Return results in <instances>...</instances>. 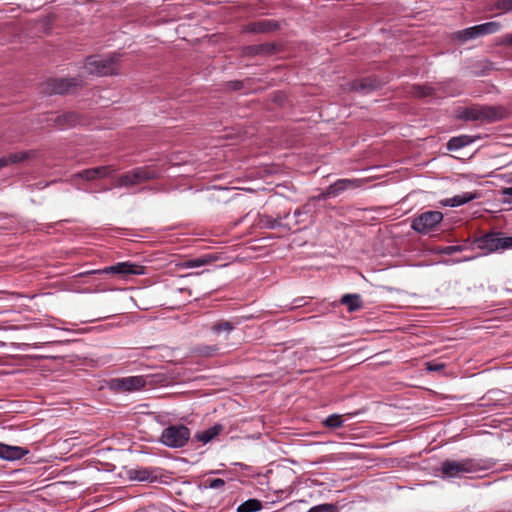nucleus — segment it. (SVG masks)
Wrapping results in <instances>:
<instances>
[{"label": "nucleus", "mask_w": 512, "mask_h": 512, "mask_svg": "<svg viewBox=\"0 0 512 512\" xmlns=\"http://www.w3.org/2000/svg\"><path fill=\"white\" fill-rule=\"evenodd\" d=\"M503 115L501 108L486 105H473L464 108L458 117L466 121H488L492 122L499 119Z\"/></svg>", "instance_id": "20e7f679"}, {"label": "nucleus", "mask_w": 512, "mask_h": 512, "mask_svg": "<svg viewBox=\"0 0 512 512\" xmlns=\"http://www.w3.org/2000/svg\"><path fill=\"white\" fill-rule=\"evenodd\" d=\"M156 172L149 167H138L117 177L115 187H133L157 178Z\"/></svg>", "instance_id": "39448f33"}, {"label": "nucleus", "mask_w": 512, "mask_h": 512, "mask_svg": "<svg viewBox=\"0 0 512 512\" xmlns=\"http://www.w3.org/2000/svg\"><path fill=\"white\" fill-rule=\"evenodd\" d=\"M29 451L20 446H11L0 443V458L8 461L19 460L27 455Z\"/></svg>", "instance_id": "4468645a"}, {"label": "nucleus", "mask_w": 512, "mask_h": 512, "mask_svg": "<svg viewBox=\"0 0 512 512\" xmlns=\"http://www.w3.org/2000/svg\"><path fill=\"white\" fill-rule=\"evenodd\" d=\"M340 302L347 306L349 312H354L362 308V300L359 294H345L342 296Z\"/></svg>", "instance_id": "aec40b11"}, {"label": "nucleus", "mask_w": 512, "mask_h": 512, "mask_svg": "<svg viewBox=\"0 0 512 512\" xmlns=\"http://www.w3.org/2000/svg\"><path fill=\"white\" fill-rule=\"evenodd\" d=\"M224 427L222 424H215L212 427L199 432L196 434V439L204 444L213 440L217 435H219L223 431Z\"/></svg>", "instance_id": "a211bd4d"}, {"label": "nucleus", "mask_w": 512, "mask_h": 512, "mask_svg": "<svg viewBox=\"0 0 512 512\" xmlns=\"http://www.w3.org/2000/svg\"><path fill=\"white\" fill-rule=\"evenodd\" d=\"M30 157L29 152H15L6 156L8 165L20 163Z\"/></svg>", "instance_id": "c85d7f7f"}, {"label": "nucleus", "mask_w": 512, "mask_h": 512, "mask_svg": "<svg viewBox=\"0 0 512 512\" xmlns=\"http://www.w3.org/2000/svg\"><path fill=\"white\" fill-rule=\"evenodd\" d=\"M241 86H242V84H241L240 82H235V83L233 84V89H234V90H238V89H240V88H241Z\"/></svg>", "instance_id": "a19ab883"}, {"label": "nucleus", "mask_w": 512, "mask_h": 512, "mask_svg": "<svg viewBox=\"0 0 512 512\" xmlns=\"http://www.w3.org/2000/svg\"><path fill=\"white\" fill-rule=\"evenodd\" d=\"M362 181L359 179H339L331 184L325 192L321 194V198L336 197L347 189L360 187Z\"/></svg>", "instance_id": "1a4fd4ad"}, {"label": "nucleus", "mask_w": 512, "mask_h": 512, "mask_svg": "<svg viewBox=\"0 0 512 512\" xmlns=\"http://www.w3.org/2000/svg\"><path fill=\"white\" fill-rule=\"evenodd\" d=\"M473 244L484 254L512 249V236L503 237L500 233H487L473 240Z\"/></svg>", "instance_id": "7ed1b4c3"}, {"label": "nucleus", "mask_w": 512, "mask_h": 512, "mask_svg": "<svg viewBox=\"0 0 512 512\" xmlns=\"http://www.w3.org/2000/svg\"><path fill=\"white\" fill-rule=\"evenodd\" d=\"M190 439V430L184 425H171L162 431L160 441L170 448H181Z\"/></svg>", "instance_id": "423d86ee"}, {"label": "nucleus", "mask_w": 512, "mask_h": 512, "mask_svg": "<svg viewBox=\"0 0 512 512\" xmlns=\"http://www.w3.org/2000/svg\"><path fill=\"white\" fill-rule=\"evenodd\" d=\"M115 171H116V169H114L110 165L99 166V167L85 169L81 172L75 173V174H73L72 179L76 180L77 178H81L86 181H93L96 179H102V178L108 177Z\"/></svg>", "instance_id": "9d476101"}, {"label": "nucleus", "mask_w": 512, "mask_h": 512, "mask_svg": "<svg viewBox=\"0 0 512 512\" xmlns=\"http://www.w3.org/2000/svg\"><path fill=\"white\" fill-rule=\"evenodd\" d=\"M443 220V213L429 210L413 218L411 228L421 234H427Z\"/></svg>", "instance_id": "0eeeda50"}, {"label": "nucleus", "mask_w": 512, "mask_h": 512, "mask_svg": "<svg viewBox=\"0 0 512 512\" xmlns=\"http://www.w3.org/2000/svg\"><path fill=\"white\" fill-rule=\"evenodd\" d=\"M478 26L481 36L497 33L502 28L501 23L496 21L486 22Z\"/></svg>", "instance_id": "cd10ccee"}, {"label": "nucleus", "mask_w": 512, "mask_h": 512, "mask_svg": "<svg viewBox=\"0 0 512 512\" xmlns=\"http://www.w3.org/2000/svg\"><path fill=\"white\" fill-rule=\"evenodd\" d=\"M8 166L6 156L0 158V169Z\"/></svg>", "instance_id": "ea45409f"}, {"label": "nucleus", "mask_w": 512, "mask_h": 512, "mask_svg": "<svg viewBox=\"0 0 512 512\" xmlns=\"http://www.w3.org/2000/svg\"><path fill=\"white\" fill-rule=\"evenodd\" d=\"M499 44L504 46H512V33L505 34L500 37Z\"/></svg>", "instance_id": "c9c22d12"}, {"label": "nucleus", "mask_w": 512, "mask_h": 512, "mask_svg": "<svg viewBox=\"0 0 512 512\" xmlns=\"http://www.w3.org/2000/svg\"><path fill=\"white\" fill-rule=\"evenodd\" d=\"M444 368L443 364H433V363H427V369L430 371H438Z\"/></svg>", "instance_id": "58836bf2"}, {"label": "nucleus", "mask_w": 512, "mask_h": 512, "mask_svg": "<svg viewBox=\"0 0 512 512\" xmlns=\"http://www.w3.org/2000/svg\"><path fill=\"white\" fill-rule=\"evenodd\" d=\"M236 327V323L228 320H219L211 326V331L219 335L221 333H225L226 335L230 334Z\"/></svg>", "instance_id": "5701e85b"}, {"label": "nucleus", "mask_w": 512, "mask_h": 512, "mask_svg": "<svg viewBox=\"0 0 512 512\" xmlns=\"http://www.w3.org/2000/svg\"><path fill=\"white\" fill-rule=\"evenodd\" d=\"M274 49H275V47L273 44L265 43V44L247 46L244 49V53L248 56L269 55L274 52Z\"/></svg>", "instance_id": "6ab92c4d"}, {"label": "nucleus", "mask_w": 512, "mask_h": 512, "mask_svg": "<svg viewBox=\"0 0 512 512\" xmlns=\"http://www.w3.org/2000/svg\"><path fill=\"white\" fill-rule=\"evenodd\" d=\"M219 351V347L217 345H202L197 348V352L205 357H210Z\"/></svg>", "instance_id": "c756f323"}, {"label": "nucleus", "mask_w": 512, "mask_h": 512, "mask_svg": "<svg viewBox=\"0 0 512 512\" xmlns=\"http://www.w3.org/2000/svg\"><path fill=\"white\" fill-rule=\"evenodd\" d=\"M225 485V481L220 478L211 479L206 481V486L211 489H220Z\"/></svg>", "instance_id": "f704fd0d"}, {"label": "nucleus", "mask_w": 512, "mask_h": 512, "mask_svg": "<svg viewBox=\"0 0 512 512\" xmlns=\"http://www.w3.org/2000/svg\"><path fill=\"white\" fill-rule=\"evenodd\" d=\"M472 143V140L467 135L453 137L447 143L448 150H458Z\"/></svg>", "instance_id": "393cba45"}, {"label": "nucleus", "mask_w": 512, "mask_h": 512, "mask_svg": "<svg viewBox=\"0 0 512 512\" xmlns=\"http://www.w3.org/2000/svg\"><path fill=\"white\" fill-rule=\"evenodd\" d=\"M278 28V24L272 20H261L258 22L250 23L246 26L245 30L252 33H267L274 31Z\"/></svg>", "instance_id": "f3484780"}, {"label": "nucleus", "mask_w": 512, "mask_h": 512, "mask_svg": "<svg viewBox=\"0 0 512 512\" xmlns=\"http://www.w3.org/2000/svg\"><path fill=\"white\" fill-rule=\"evenodd\" d=\"M493 7L502 12L512 11V0H496Z\"/></svg>", "instance_id": "473e14b6"}, {"label": "nucleus", "mask_w": 512, "mask_h": 512, "mask_svg": "<svg viewBox=\"0 0 512 512\" xmlns=\"http://www.w3.org/2000/svg\"><path fill=\"white\" fill-rule=\"evenodd\" d=\"M144 267L141 265L133 264L130 262H121L116 265L104 269L106 273H116L123 276L127 275H142L145 273Z\"/></svg>", "instance_id": "9b49d317"}, {"label": "nucleus", "mask_w": 512, "mask_h": 512, "mask_svg": "<svg viewBox=\"0 0 512 512\" xmlns=\"http://www.w3.org/2000/svg\"><path fill=\"white\" fill-rule=\"evenodd\" d=\"M474 198L475 194L466 192L461 195H456L454 197L444 199L441 203L444 206L457 207L473 200Z\"/></svg>", "instance_id": "412c9836"}, {"label": "nucleus", "mask_w": 512, "mask_h": 512, "mask_svg": "<svg viewBox=\"0 0 512 512\" xmlns=\"http://www.w3.org/2000/svg\"><path fill=\"white\" fill-rule=\"evenodd\" d=\"M324 425L326 427H329V428H338V427H341L342 424H343V421H342V418L340 415H337V414H333V415H330L328 416L325 420H324Z\"/></svg>", "instance_id": "7c9ffc66"}, {"label": "nucleus", "mask_w": 512, "mask_h": 512, "mask_svg": "<svg viewBox=\"0 0 512 512\" xmlns=\"http://www.w3.org/2000/svg\"><path fill=\"white\" fill-rule=\"evenodd\" d=\"M119 56L117 54L101 56H89L86 58L83 69L87 74L108 76L118 73Z\"/></svg>", "instance_id": "f03ea898"}, {"label": "nucleus", "mask_w": 512, "mask_h": 512, "mask_svg": "<svg viewBox=\"0 0 512 512\" xmlns=\"http://www.w3.org/2000/svg\"><path fill=\"white\" fill-rule=\"evenodd\" d=\"M465 249L462 245L445 246L439 249V252L446 255H452Z\"/></svg>", "instance_id": "72a5a7b5"}, {"label": "nucleus", "mask_w": 512, "mask_h": 512, "mask_svg": "<svg viewBox=\"0 0 512 512\" xmlns=\"http://www.w3.org/2000/svg\"><path fill=\"white\" fill-rule=\"evenodd\" d=\"M80 85L81 81L77 78L50 79L46 83L45 91L49 94H66Z\"/></svg>", "instance_id": "6e6552de"}, {"label": "nucleus", "mask_w": 512, "mask_h": 512, "mask_svg": "<svg viewBox=\"0 0 512 512\" xmlns=\"http://www.w3.org/2000/svg\"><path fill=\"white\" fill-rule=\"evenodd\" d=\"M307 512H338V508L335 504H321L310 508Z\"/></svg>", "instance_id": "2f4dec72"}, {"label": "nucleus", "mask_w": 512, "mask_h": 512, "mask_svg": "<svg viewBox=\"0 0 512 512\" xmlns=\"http://www.w3.org/2000/svg\"><path fill=\"white\" fill-rule=\"evenodd\" d=\"M502 194L505 196L503 202L512 204V187L504 188Z\"/></svg>", "instance_id": "e433bc0d"}, {"label": "nucleus", "mask_w": 512, "mask_h": 512, "mask_svg": "<svg viewBox=\"0 0 512 512\" xmlns=\"http://www.w3.org/2000/svg\"><path fill=\"white\" fill-rule=\"evenodd\" d=\"M478 37H481L478 25L466 28L464 30H460L455 33V38L461 42H466L468 40L475 39Z\"/></svg>", "instance_id": "b1692460"}, {"label": "nucleus", "mask_w": 512, "mask_h": 512, "mask_svg": "<svg viewBox=\"0 0 512 512\" xmlns=\"http://www.w3.org/2000/svg\"><path fill=\"white\" fill-rule=\"evenodd\" d=\"M49 121L61 129L70 128L80 122V117L75 112H65L60 115L51 117Z\"/></svg>", "instance_id": "2eb2a0df"}, {"label": "nucleus", "mask_w": 512, "mask_h": 512, "mask_svg": "<svg viewBox=\"0 0 512 512\" xmlns=\"http://www.w3.org/2000/svg\"><path fill=\"white\" fill-rule=\"evenodd\" d=\"M115 384L123 391H135L145 386L146 379L143 376H129L115 380Z\"/></svg>", "instance_id": "f8f14e48"}, {"label": "nucleus", "mask_w": 512, "mask_h": 512, "mask_svg": "<svg viewBox=\"0 0 512 512\" xmlns=\"http://www.w3.org/2000/svg\"><path fill=\"white\" fill-rule=\"evenodd\" d=\"M482 469L483 467L478 461L466 458L462 460H445L440 464L437 471L442 478H461L466 474L476 473Z\"/></svg>", "instance_id": "f257e3e1"}, {"label": "nucleus", "mask_w": 512, "mask_h": 512, "mask_svg": "<svg viewBox=\"0 0 512 512\" xmlns=\"http://www.w3.org/2000/svg\"><path fill=\"white\" fill-rule=\"evenodd\" d=\"M437 91H442L443 93L448 94L443 83H439L437 86L415 85L412 87V94L419 98L437 95Z\"/></svg>", "instance_id": "dca6fc26"}, {"label": "nucleus", "mask_w": 512, "mask_h": 512, "mask_svg": "<svg viewBox=\"0 0 512 512\" xmlns=\"http://www.w3.org/2000/svg\"><path fill=\"white\" fill-rule=\"evenodd\" d=\"M129 474L134 480L153 482L161 475V470L159 468L142 467L132 469Z\"/></svg>", "instance_id": "ddd939ff"}, {"label": "nucleus", "mask_w": 512, "mask_h": 512, "mask_svg": "<svg viewBox=\"0 0 512 512\" xmlns=\"http://www.w3.org/2000/svg\"><path fill=\"white\" fill-rule=\"evenodd\" d=\"M216 260V257L212 255H205L199 258L188 260L184 263L186 268H196L212 263Z\"/></svg>", "instance_id": "bb28decb"}, {"label": "nucleus", "mask_w": 512, "mask_h": 512, "mask_svg": "<svg viewBox=\"0 0 512 512\" xmlns=\"http://www.w3.org/2000/svg\"><path fill=\"white\" fill-rule=\"evenodd\" d=\"M262 509L261 501L257 499H248L247 501L241 503L236 511L237 512H257Z\"/></svg>", "instance_id": "a878e982"}, {"label": "nucleus", "mask_w": 512, "mask_h": 512, "mask_svg": "<svg viewBox=\"0 0 512 512\" xmlns=\"http://www.w3.org/2000/svg\"><path fill=\"white\" fill-rule=\"evenodd\" d=\"M474 198L475 194L466 192L461 195H456L454 197L444 199L441 203L444 206L457 207L473 200Z\"/></svg>", "instance_id": "4be33fe9"}, {"label": "nucleus", "mask_w": 512, "mask_h": 512, "mask_svg": "<svg viewBox=\"0 0 512 512\" xmlns=\"http://www.w3.org/2000/svg\"><path fill=\"white\" fill-rule=\"evenodd\" d=\"M371 87H372L371 83L367 79H364V80H361L357 86H355V89L365 91Z\"/></svg>", "instance_id": "4c0bfd02"}]
</instances>
